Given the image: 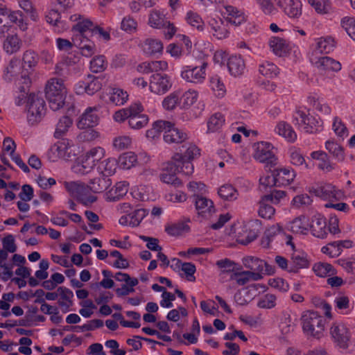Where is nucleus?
Returning <instances> with one entry per match:
<instances>
[{"label":"nucleus","instance_id":"22","mask_svg":"<svg viewBox=\"0 0 355 355\" xmlns=\"http://www.w3.org/2000/svg\"><path fill=\"white\" fill-rule=\"evenodd\" d=\"M330 334L334 341L343 348L348 347L350 334L347 326L343 323L335 322L330 329Z\"/></svg>","mask_w":355,"mask_h":355},{"label":"nucleus","instance_id":"19","mask_svg":"<svg viewBox=\"0 0 355 355\" xmlns=\"http://www.w3.org/2000/svg\"><path fill=\"white\" fill-rule=\"evenodd\" d=\"M180 155L184 157V162H179L181 166L180 172L184 175H191L194 172V166L191 161L200 156V149L196 145L189 144L184 154Z\"/></svg>","mask_w":355,"mask_h":355},{"label":"nucleus","instance_id":"15","mask_svg":"<svg viewBox=\"0 0 355 355\" xmlns=\"http://www.w3.org/2000/svg\"><path fill=\"white\" fill-rule=\"evenodd\" d=\"M170 76L166 73H155L149 79V91L156 95H164L172 87Z\"/></svg>","mask_w":355,"mask_h":355},{"label":"nucleus","instance_id":"30","mask_svg":"<svg viewBox=\"0 0 355 355\" xmlns=\"http://www.w3.org/2000/svg\"><path fill=\"white\" fill-rule=\"evenodd\" d=\"M148 214V211L147 209H137L131 213L121 216L119 223L122 226L137 227Z\"/></svg>","mask_w":355,"mask_h":355},{"label":"nucleus","instance_id":"62","mask_svg":"<svg viewBox=\"0 0 355 355\" xmlns=\"http://www.w3.org/2000/svg\"><path fill=\"white\" fill-rule=\"evenodd\" d=\"M132 144V138L129 135H119L113 139V148L117 151L130 148Z\"/></svg>","mask_w":355,"mask_h":355},{"label":"nucleus","instance_id":"43","mask_svg":"<svg viewBox=\"0 0 355 355\" xmlns=\"http://www.w3.org/2000/svg\"><path fill=\"white\" fill-rule=\"evenodd\" d=\"M109 103L114 105L120 106L124 105L128 100V92L119 87H112L108 93Z\"/></svg>","mask_w":355,"mask_h":355},{"label":"nucleus","instance_id":"63","mask_svg":"<svg viewBox=\"0 0 355 355\" xmlns=\"http://www.w3.org/2000/svg\"><path fill=\"white\" fill-rule=\"evenodd\" d=\"M270 202L268 200H265L263 196L259 202V206L258 209V214L260 217L265 219H271L275 215V208L268 204Z\"/></svg>","mask_w":355,"mask_h":355},{"label":"nucleus","instance_id":"31","mask_svg":"<svg viewBox=\"0 0 355 355\" xmlns=\"http://www.w3.org/2000/svg\"><path fill=\"white\" fill-rule=\"evenodd\" d=\"M178 94L180 101V110H187L190 109L199 98L198 90L189 88L188 89H178Z\"/></svg>","mask_w":355,"mask_h":355},{"label":"nucleus","instance_id":"18","mask_svg":"<svg viewBox=\"0 0 355 355\" xmlns=\"http://www.w3.org/2000/svg\"><path fill=\"white\" fill-rule=\"evenodd\" d=\"M285 230L295 235H308L310 232L309 217L302 214L293 218L286 222Z\"/></svg>","mask_w":355,"mask_h":355},{"label":"nucleus","instance_id":"24","mask_svg":"<svg viewBox=\"0 0 355 355\" xmlns=\"http://www.w3.org/2000/svg\"><path fill=\"white\" fill-rule=\"evenodd\" d=\"M310 232L313 236L324 239L328 234V229L325 218L320 214H315L309 218Z\"/></svg>","mask_w":355,"mask_h":355},{"label":"nucleus","instance_id":"32","mask_svg":"<svg viewBox=\"0 0 355 355\" xmlns=\"http://www.w3.org/2000/svg\"><path fill=\"white\" fill-rule=\"evenodd\" d=\"M243 263L245 267L253 270L262 272L265 270L268 274L272 275L275 272L273 267L268 265L265 261L254 257H247L243 258Z\"/></svg>","mask_w":355,"mask_h":355},{"label":"nucleus","instance_id":"45","mask_svg":"<svg viewBox=\"0 0 355 355\" xmlns=\"http://www.w3.org/2000/svg\"><path fill=\"white\" fill-rule=\"evenodd\" d=\"M277 185L287 186L295 178V171L291 168H279L275 169Z\"/></svg>","mask_w":355,"mask_h":355},{"label":"nucleus","instance_id":"44","mask_svg":"<svg viewBox=\"0 0 355 355\" xmlns=\"http://www.w3.org/2000/svg\"><path fill=\"white\" fill-rule=\"evenodd\" d=\"M116 162L120 169L130 170L137 166L136 153L132 151L123 153L118 157Z\"/></svg>","mask_w":355,"mask_h":355},{"label":"nucleus","instance_id":"50","mask_svg":"<svg viewBox=\"0 0 355 355\" xmlns=\"http://www.w3.org/2000/svg\"><path fill=\"white\" fill-rule=\"evenodd\" d=\"M73 120L68 116H63L59 119L55 129L53 136L56 139L65 136L72 127Z\"/></svg>","mask_w":355,"mask_h":355},{"label":"nucleus","instance_id":"6","mask_svg":"<svg viewBox=\"0 0 355 355\" xmlns=\"http://www.w3.org/2000/svg\"><path fill=\"white\" fill-rule=\"evenodd\" d=\"M300 320L302 331L306 336L320 338L323 336L325 321L318 312L305 311Z\"/></svg>","mask_w":355,"mask_h":355},{"label":"nucleus","instance_id":"58","mask_svg":"<svg viewBox=\"0 0 355 355\" xmlns=\"http://www.w3.org/2000/svg\"><path fill=\"white\" fill-rule=\"evenodd\" d=\"M40 310L44 314L50 315L51 321L54 324H59L62 320V317L60 314L59 309L55 306L50 305L46 302L41 304Z\"/></svg>","mask_w":355,"mask_h":355},{"label":"nucleus","instance_id":"56","mask_svg":"<svg viewBox=\"0 0 355 355\" xmlns=\"http://www.w3.org/2000/svg\"><path fill=\"white\" fill-rule=\"evenodd\" d=\"M189 230V225L183 221H178L176 223H168L165 225V232L172 236H178L183 233L188 232Z\"/></svg>","mask_w":355,"mask_h":355},{"label":"nucleus","instance_id":"40","mask_svg":"<svg viewBox=\"0 0 355 355\" xmlns=\"http://www.w3.org/2000/svg\"><path fill=\"white\" fill-rule=\"evenodd\" d=\"M310 157L318 162L317 166L323 171L330 172L335 168V165L331 162L327 154L322 150L313 151L310 154Z\"/></svg>","mask_w":355,"mask_h":355},{"label":"nucleus","instance_id":"17","mask_svg":"<svg viewBox=\"0 0 355 355\" xmlns=\"http://www.w3.org/2000/svg\"><path fill=\"white\" fill-rule=\"evenodd\" d=\"M144 107L139 102L133 103V110L128 120V126L134 130L145 128L149 123V116L144 114Z\"/></svg>","mask_w":355,"mask_h":355},{"label":"nucleus","instance_id":"27","mask_svg":"<svg viewBox=\"0 0 355 355\" xmlns=\"http://www.w3.org/2000/svg\"><path fill=\"white\" fill-rule=\"evenodd\" d=\"M163 137L167 144H179L187 139V135L176 128L173 123L166 121Z\"/></svg>","mask_w":355,"mask_h":355},{"label":"nucleus","instance_id":"7","mask_svg":"<svg viewBox=\"0 0 355 355\" xmlns=\"http://www.w3.org/2000/svg\"><path fill=\"white\" fill-rule=\"evenodd\" d=\"M268 44L270 50L276 56H288L295 62L301 58L299 47L283 37L272 35L268 38Z\"/></svg>","mask_w":355,"mask_h":355},{"label":"nucleus","instance_id":"46","mask_svg":"<svg viewBox=\"0 0 355 355\" xmlns=\"http://www.w3.org/2000/svg\"><path fill=\"white\" fill-rule=\"evenodd\" d=\"M336 46V42L331 37H324L315 40V49L313 52L315 55L318 53H329Z\"/></svg>","mask_w":355,"mask_h":355},{"label":"nucleus","instance_id":"8","mask_svg":"<svg viewBox=\"0 0 355 355\" xmlns=\"http://www.w3.org/2000/svg\"><path fill=\"white\" fill-rule=\"evenodd\" d=\"M62 184L68 194L85 206H90L97 200V197L89 192V187L82 181H64Z\"/></svg>","mask_w":355,"mask_h":355},{"label":"nucleus","instance_id":"2","mask_svg":"<svg viewBox=\"0 0 355 355\" xmlns=\"http://www.w3.org/2000/svg\"><path fill=\"white\" fill-rule=\"evenodd\" d=\"M106 151L101 146H94L76 159L71 169L77 175H86L92 172L105 156Z\"/></svg>","mask_w":355,"mask_h":355},{"label":"nucleus","instance_id":"29","mask_svg":"<svg viewBox=\"0 0 355 355\" xmlns=\"http://www.w3.org/2000/svg\"><path fill=\"white\" fill-rule=\"evenodd\" d=\"M291 272L297 273L302 269L309 268L311 260L308 254L302 250H294L291 254Z\"/></svg>","mask_w":355,"mask_h":355},{"label":"nucleus","instance_id":"1","mask_svg":"<svg viewBox=\"0 0 355 355\" xmlns=\"http://www.w3.org/2000/svg\"><path fill=\"white\" fill-rule=\"evenodd\" d=\"M71 21H78L73 26L75 34L73 42L81 51L83 56L90 57L96 51L94 43L89 39L94 35V29L96 26L90 19L74 15L71 17Z\"/></svg>","mask_w":355,"mask_h":355},{"label":"nucleus","instance_id":"28","mask_svg":"<svg viewBox=\"0 0 355 355\" xmlns=\"http://www.w3.org/2000/svg\"><path fill=\"white\" fill-rule=\"evenodd\" d=\"M141 50L148 56L161 55L164 51V44L162 40L157 38L149 37L140 44Z\"/></svg>","mask_w":355,"mask_h":355},{"label":"nucleus","instance_id":"59","mask_svg":"<svg viewBox=\"0 0 355 355\" xmlns=\"http://www.w3.org/2000/svg\"><path fill=\"white\" fill-rule=\"evenodd\" d=\"M225 117L220 113H215L211 115L207 122V133L215 132L218 131L224 124Z\"/></svg>","mask_w":355,"mask_h":355},{"label":"nucleus","instance_id":"33","mask_svg":"<svg viewBox=\"0 0 355 355\" xmlns=\"http://www.w3.org/2000/svg\"><path fill=\"white\" fill-rule=\"evenodd\" d=\"M23 42L21 39L15 33L8 34L2 42V49L7 55H13L18 53L21 49Z\"/></svg>","mask_w":355,"mask_h":355},{"label":"nucleus","instance_id":"3","mask_svg":"<svg viewBox=\"0 0 355 355\" xmlns=\"http://www.w3.org/2000/svg\"><path fill=\"white\" fill-rule=\"evenodd\" d=\"M45 94L50 108L57 111L64 105L68 90L62 79L52 78L46 83Z\"/></svg>","mask_w":355,"mask_h":355},{"label":"nucleus","instance_id":"51","mask_svg":"<svg viewBox=\"0 0 355 355\" xmlns=\"http://www.w3.org/2000/svg\"><path fill=\"white\" fill-rule=\"evenodd\" d=\"M312 270L319 277H327L336 275L337 270L330 263L326 262H318L313 264Z\"/></svg>","mask_w":355,"mask_h":355},{"label":"nucleus","instance_id":"11","mask_svg":"<svg viewBox=\"0 0 355 355\" xmlns=\"http://www.w3.org/2000/svg\"><path fill=\"white\" fill-rule=\"evenodd\" d=\"M46 112L44 99L37 95L31 94L26 105V119L31 125H36L44 119Z\"/></svg>","mask_w":355,"mask_h":355},{"label":"nucleus","instance_id":"5","mask_svg":"<svg viewBox=\"0 0 355 355\" xmlns=\"http://www.w3.org/2000/svg\"><path fill=\"white\" fill-rule=\"evenodd\" d=\"M77 147L67 139H62L52 144L46 152L47 159L51 162H68L77 155Z\"/></svg>","mask_w":355,"mask_h":355},{"label":"nucleus","instance_id":"34","mask_svg":"<svg viewBox=\"0 0 355 355\" xmlns=\"http://www.w3.org/2000/svg\"><path fill=\"white\" fill-rule=\"evenodd\" d=\"M230 74L234 77L242 75L245 69L244 60L241 55H231L226 63Z\"/></svg>","mask_w":355,"mask_h":355},{"label":"nucleus","instance_id":"25","mask_svg":"<svg viewBox=\"0 0 355 355\" xmlns=\"http://www.w3.org/2000/svg\"><path fill=\"white\" fill-rule=\"evenodd\" d=\"M278 7L290 18H299L302 13L300 0H275Z\"/></svg>","mask_w":355,"mask_h":355},{"label":"nucleus","instance_id":"12","mask_svg":"<svg viewBox=\"0 0 355 355\" xmlns=\"http://www.w3.org/2000/svg\"><path fill=\"white\" fill-rule=\"evenodd\" d=\"M103 87V78L88 74L74 84L73 91L76 96H93Z\"/></svg>","mask_w":355,"mask_h":355},{"label":"nucleus","instance_id":"61","mask_svg":"<svg viewBox=\"0 0 355 355\" xmlns=\"http://www.w3.org/2000/svg\"><path fill=\"white\" fill-rule=\"evenodd\" d=\"M219 196L225 200L233 201L237 199L239 193L237 190L231 184H224L221 186L218 191Z\"/></svg>","mask_w":355,"mask_h":355},{"label":"nucleus","instance_id":"54","mask_svg":"<svg viewBox=\"0 0 355 355\" xmlns=\"http://www.w3.org/2000/svg\"><path fill=\"white\" fill-rule=\"evenodd\" d=\"M166 121L157 120L152 123L151 128L146 132L148 139L154 141L159 138L161 133H164Z\"/></svg>","mask_w":355,"mask_h":355},{"label":"nucleus","instance_id":"14","mask_svg":"<svg viewBox=\"0 0 355 355\" xmlns=\"http://www.w3.org/2000/svg\"><path fill=\"white\" fill-rule=\"evenodd\" d=\"M207 64L203 62L201 65H184L181 67L180 77L186 83L200 85L202 84L207 76Z\"/></svg>","mask_w":355,"mask_h":355},{"label":"nucleus","instance_id":"36","mask_svg":"<svg viewBox=\"0 0 355 355\" xmlns=\"http://www.w3.org/2000/svg\"><path fill=\"white\" fill-rule=\"evenodd\" d=\"M274 132L288 142L293 143L297 139L295 131L288 123L284 121H279L277 123Z\"/></svg>","mask_w":355,"mask_h":355},{"label":"nucleus","instance_id":"20","mask_svg":"<svg viewBox=\"0 0 355 355\" xmlns=\"http://www.w3.org/2000/svg\"><path fill=\"white\" fill-rule=\"evenodd\" d=\"M309 59L311 63L321 71L337 72L341 69V64L330 57H318L313 53H311L309 55Z\"/></svg>","mask_w":355,"mask_h":355},{"label":"nucleus","instance_id":"37","mask_svg":"<svg viewBox=\"0 0 355 355\" xmlns=\"http://www.w3.org/2000/svg\"><path fill=\"white\" fill-rule=\"evenodd\" d=\"M224 9V17L230 24L239 26L245 21L246 17L243 10L232 6H226Z\"/></svg>","mask_w":355,"mask_h":355},{"label":"nucleus","instance_id":"52","mask_svg":"<svg viewBox=\"0 0 355 355\" xmlns=\"http://www.w3.org/2000/svg\"><path fill=\"white\" fill-rule=\"evenodd\" d=\"M162 106L166 111H173L177 108L180 110L178 90L176 89L166 96L162 101Z\"/></svg>","mask_w":355,"mask_h":355},{"label":"nucleus","instance_id":"42","mask_svg":"<svg viewBox=\"0 0 355 355\" xmlns=\"http://www.w3.org/2000/svg\"><path fill=\"white\" fill-rule=\"evenodd\" d=\"M46 20L58 33H62L68 28L67 23L60 19V14L58 10H49L46 15Z\"/></svg>","mask_w":355,"mask_h":355},{"label":"nucleus","instance_id":"35","mask_svg":"<svg viewBox=\"0 0 355 355\" xmlns=\"http://www.w3.org/2000/svg\"><path fill=\"white\" fill-rule=\"evenodd\" d=\"M58 304L63 313L71 311L73 306V293L68 288L60 286L58 288Z\"/></svg>","mask_w":355,"mask_h":355},{"label":"nucleus","instance_id":"53","mask_svg":"<svg viewBox=\"0 0 355 355\" xmlns=\"http://www.w3.org/2000/svg\"><path fill=\"white\" fill-rule=\"evenodd\" d=\"M198 214L202 216L210 214L214 210L213 202L205 197L198 196L195 202Z\"/></svg>","mask_w":355,"mask_h":355},{"label":"nucleus","instance_id":"55","mask_svg":"<svg viewBox=\"0 0 355 355\" xmlns=\"http://www.w3.org/2000/svg\"><path fill=\"white\" fill-rule=\"evenodd\" d=\"M324 147L338 162H343L345 160V155L344 149L338 143L333 140H327L324 144Z\"/></svg>","mask_w":355,"mask_h":355},{"label":"nucleus","instance_id":"49","mask_svg":"<svg viewBox=\"0 0 355 355\" xmlns=\"http://www.w3.org/2000/svg\"><path fill=\"white\" fill-rule=\"evenodd\" d=\"M153 189L151 187L144 184L132 187L130 190L131 196L141 201L153 200L151 196Z\"/></svg>","mask_w":355,"mask_h":355},{"label":"nucleus","instance_id":"48","mask_svg":"<svg viewBox=\"0 0 355 355\" xmlns=\"http://www.w3.org/2000/svg\"><path fill=\"white\" fill-rule=\"evenodd\" d=\"M166 21L164 11L155 9L149 14L148 24L151 28L162 29L166 26Z\"/></svg>","mask_w":355,"mask_h":355},{"label":"nucleus","instance_id":"38","mask_svg":"<svg viewBox=\"0 0 355 355\" xmlns=\"http://www.w3.org/2000/svg\"><path fill=\"white\" fill-rule=\"evenodd\" d=\"M112 183L110 178L101 176L91 179L87 185L89 187V192L95 195L103 193L112 185Z\"/></svg>","mask_w":355,"mask_h":355},{"label":"nucleus","instance_id":"47","mask_svg":"<svg viewBox=\"0 0 355 355\" xmlns=\"http://www.w3.org/2000/svg\"><path fill=\"white\" fill-rule=\"evenodd\" d=\"M209 87L217 98H223L225 96L227 93L226 87L218 76L214 75L209 78Z\"/></svg>","mask_w":355,"mask_h":355},{"label":"nucleus","instance_id":"9","mask_svg":"<svg viewBox=\"0 0 355 355\" xmlns=\"http://www.w3.org/2000/svg\"><path fill=\"white\" fill-rule=\"evenodd\" d=\"M256 225H257V221L247 223L236 221L227 230V234L236 238L239 243L246 245L257 237L258 232L255 228Z\"/></svg>","mask_w":355,"mask_h":355},{"label":"nucleus","instance_id":"16","mask_svg":"<svg viewBox=\"0 0 355 355\" xmlns=\"http://www.w3.org/2000/svg\"><path fill=\"white\" fill-rule=\"evenodd\" d=\"M83 65L77 62L75 58L67 56L57 63L55 72L60 76L67 74L69 76L77 77L83 73Z\"/></svg>","mask_w":355,"mask_h":355},{"label":"nucleus","instance_id":"10","mask_svg":"<svg viewBox=\"0 0 355 355\" xmlns=\"http://www.w3.org/2000/svg\"><path fill=\"white\" fill-rule=\"evenodd\" d=\"M179 162H184V157L180 153H175L172 157L171 161L163 164L162 172L159 175L162 182L173 185L175 187L182 185V181L177 176V173H182L180 172L181 166L179 164Z\"/></svg>","mask_w":355,"mask_h":355},{"label":"nucleus","instance_id":"57","mask_svg":"<svg viewBox=\"0 0 355 355\" xmlns=\"http://www.w3.org/2000/svg\"><path fill=\"white\" fill-rule=\"evenodd\" d=\"M259 72L266 78H272L279 73V68L273 62L263 60L259 64Z\"/></svg>","mask_w":355,"mask_h":355},{"label":"nucleus","instance_id":"64","mask_svg":"<svg viewBox=\"0 0 355 355\" xmlns=\"http://www.w3.org/2000/svg\"><path fill=\"white\" fill-rule=\"evenodd\" d=\"M340 25L347 35L355 41V17H344L340 21Z\"/></svg>","mask_w":355,"mask_h":355},{"label":"nucleus","instance_id":"21","mask_svg":"<svg viewBox=\"0 0 355 355\" xmlns=\"http://www.w3.org/2000/svg\"><path fill=\"white\" fill-rule=\"evenodd\" d=\"M266 288V286L260 284H251L236 293L235 302L240 306L246 305L257 296L259 288L265 291Z\"/></svg>","mask_w":355,"mask_h":355},{"label":"nucleus","instance_id":"41","mask_svg":"<svg viewBox=\"0 0 355 355\" xmlns=\"http://www.w3.org/2000/svg\"><path fill=\"white\" fill-rule=\"evenodd\" d=\"M117 162L114 157H108L101 161L97 166L96 170L99 175L105 178H109L114 175L116 172Z\"/></svg>","mask_w":355,"mask_h":355},{"label":"nucleus","instance_id":"60","mask_svg":"<svg viewBox=\"0 0 355 355\" xmlns=\"http://www.w3.org/2000/svg\"><path fill=\"white\" fill-rule=\"evenodd\" d=\"M307 1L318 14L324 15L332 10L331 3L329 0H307Z\"/></svg>","mask_w":355,"mask_h":355},{"label":"nucleus","instance_id":"39","mask_svg":"<svg viewBox=\"0 0 355 355\" xmlns=\"http://www.w3.org/2000/svg\"><path fill=\"white\" fill-rule=\"evenodd\" d=\"M334 302L335 308L344 315L350 314L354 309V302L343 293H338L334 298Z\"/></svg>","mask_w":355,"mask_h":355},{"label":"nucleus","instance_id":"26","mask_svg":"<svg viewBox=\"0 0 355 355\" xmlns=\"http://www.w3.org/2000/svg\"><path fill=\"white\" fill-rule=\"evenodd\" d=\"M129 187L128 182L125 180L119 181L104 193L103 198L107 202L118 201L127 194Z\"/></svg>","mask_w":355,"mask_h":355},{"label":"nucleus","instance_id":"23","mask_svg":"<svg viewBox=\"0 0 355 355\" xmlns=\"http://www.w3.org/2000/svg\"><path fill=\"white\" fill-rule=\"evenodd\" d=\"M98 109L89 107L80 115L77 122V127L81 130L90 129L97 125L99 122Z\"/></svg>","mask_w":355,"mask_h":355},{"label":"nucleus","instance_id":"13","mask_svg":"<svg viewBox=\"0 0 355 355\" xmlns=\"http://www.w3.org/2000/svg\"><path fill=\"white\" fill-rule=\"evenodd\" d=\"M252 157L257 162L270 166L277 164V158L275 155L274 146L268 141H258L253 144Z\"/></svg>","mask_w":355,"mask_h":355},{"label":"nucleus","instance_id":"4","mask_svg":"<svg viewBox=\"0 0 355 355\" xmlns=\"http://www.w3.org/2000/svg\"><path fill=\"white\" fill-rule=\"evenodd\" d=\"M293 123L298 130L305 133L315 134L322 129L321 119L306 107H298L293 116Z\"/></svg>","mask_w":355,"mask_h":355}]
</instances>
